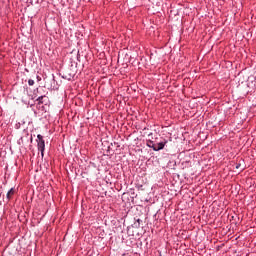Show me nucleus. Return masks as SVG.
Segmentation results:
<instances>
[{"label": "nucleus", "instance_id": "nucleus-7", "mask_svg": "<svg viewBox=\"0 0 256 256\" xmlns=\"http://www.w3.org/2000/svg\"><path fill=\"white\" fill-rule=\"evenodd\" d=\"M28 85H30V87H32V85H35V81L33 79H29Z\"/></svg>", "mask_w": 256, "mask_h": 256}, {"label": "nucleus", "instance_id": "nucleus-5", "mask_svg": "<svg viewBox=\"0 0 256 256\" xmlns=\"http://www.w3.org/2000/svg\"><path fill=\"white\" fill-rule=\"evenodd\" d=\"M12 195H15V189L14 188H11L8 192H7V199H11V196Z\"/></svg>", "mask_w": 256, "mask_h": 256}, {"label": "nucleus", "instance_id": "nucleus-2", "mask_svg": "<svg viewBox=\"0 0 256 256\" xmlns=\"http://www.w3.org/2000/svg\"><path fill=\"white\" fill-rule=\"evenodd\" d=\"M167 143H169L167 139H162L160 142H157L154 146V151H162V149H165V145H167Z\"/></svg>", "mask_w": 256, "mask_h": 256}, {"label": "nucleus", "instance_id": "nucleus-1", "mask_svg": "<svg viewBox=\"0 0 256 256\" xmlns=\"http://www.w3.org/2000/svg\"><path fill=\"white\" fill-rule=\"evenodd\" d=\"M37 147L40 150L41 155L43 157V153H45V140H43V136L41 134L37 135Z\"/></svg>", "mask_w": 256, "mask_h": 256}, {"label": "nucleus", "instance_id": "nucleus-10", "mask_svg": "<svg viewBox=\"0 0 256 256\" xmlns=\"http://www.w3.org/2000/svg\"><path fill=\"white\" fill-rule=\"evenodd\" d=\"M38 81H41V77L37 76Z\"/></svg>", "mask_w": 256, "mask_h": 256}, {"label": "nucleus", "instance_id": "nucleus-6", "mask_svg": "<svg viewBox=\"0 0 256 256\" xmlns=\"http://www.w3.org/2000/svg\"><path fill=\"white\" fill-rule=\"evenodd\" d=\"M141 223V219H138L137 222L134 223V227L139 228Z\"/></svg>", "mask_w": 256, "mask_h": 256}, {"label": "nucleus", "instance_id": "nucleus-4", "mask_svg": "<svg viewBox=\"0 0 256 256\" xmlns=\"http://www.w3.org/2000/svg\"><path fill=\"white\" fill-rule=\"evenodd\" d=\"M146 145H147V147H149L150 149H153V151H155V142H153V140H151V139L147 140Z\"/></svg>", "mask_w": 256, "mask_h": 256}, {"label": "nucleus", "instance_id": "nucleus-3", "mask_svg": "<svg viewBox=\"0 0 256 256\" xmlns=\"http://www.w3.org/2000/svg\"><path fill=\"white\" fill-rule=\"evenodd\" d=\"M36 101H38L39 105H47V101H49V98L45 95H41L36 99Z\"/></svg>", "mask_w": 256, "mask_h": 256}, {"label": "nucleus", "instance_id": "nucleus-8", "mask_svg": "<svg viewBox=\"0 0 256 256\" xmlns=\"http://www.w3.org/2000/svg\"><path fill=\"white\" fill-rule=\"evenodd\" d=\"M239 167H241V164L236 165V169H239Z\"/></svg>", "mask_w": 256, "mask_h": 256}, {"label": "nucleus", "instance_id": "nucleus-9", "mask_svg": "<svg viewBox=\"0 0 256 256\" xmlns=\"http://www.w3.org/2000/svg\"><path fill=\"white\" fill-rule=\"evenodd\" d=\"M152 136H153V133H149V134H148V137H152Z\"/></svg>", "mask_w": 256, "mask_h": 256}]
</instances>
